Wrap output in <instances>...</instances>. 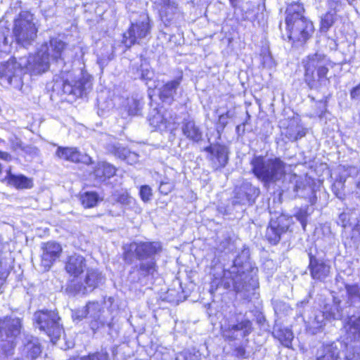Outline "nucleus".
Listing matches in <instances>:
<instances>
[{"instance_id":"1","label":"nucleus","mask_w":360,"mask_h":360,"mask_svg":"<svg viewBox=\"0 0 360 360\" xmlns=\"http://www.w3.org/2000/svg\"><path fill=\"white\" fill-rule=\"evenodd\" d=\"M123 260L131 264L134 259L139 263L131 267L128 279L131 283L146 285L158 274V266L155 255L162 250L161 243L158 241H134L122 246Z\"/></svg>"},{"instance_id":"2","label":"nucleus","mask_w":360,"mask_h":360,"mask_svg":"<svg viewBox=\"0 0 360 360\" xmlns=\"http://www.w3.org/2000/svg\"><path fill=\"white\" fill-rule=\"evenodd\" d=\"M248 257L249 250H243L241 255L234 259L233 266L224 271V278L231 279L234 290L247 300L255 295V290L258 288L257 278L252 274L253 269L250 271L251 266L246 261Z\"/></svg>"},{"instance_id":"3","label":"nucleus","mask_w":360,"mask_h":360,"mask_svg":"<svg viewBox=\"0 0 360 360\" xmlns=\"http://www.w3.org/2000/svg\"><path fill=\"white\" fill-rule=\"evenodd\" d=\"M302 5L294 2L286 8L285 22L288 39L297 45L304 44L313 34L314 28L311 20L303 15Z\"/></svg>"},{"instance_id":"4","label":"nucleus","mask_w":360,"mask_h":360,"mask_svg":"<svg viewBox=\"0 0 360 360\" xmlns=\"http://www.w3.org/2000/svg\"><path fill=\"white\" fill-rule=\"evenodd\" d=\"M252 174L265 186L281 181L285 174V163L279 158L255 155L250 160Z\"/></svg>"},{"instance_id":"5","label":"nucleus","mask_w":360,"mask_h":360,"mask_svg":"<svg viewBox=\"0 0 360 360\" xmlns=\"http://www.w3.org/2000/svg\"><path fill=\"white\" fill-rule=\"evenodd\" d=\"M304 63V81L310 89H318L329 83L327 74L333 65L325 54L316 53L310 55Z\"/></svg>"},{"instance_id":"6","label":"nucleus","mask_w":360,"mask_h":360,"mask_svg":"<svg viewBox=\"0 0 360 360\" xmlns=\"http://www.w3.org/2000/svg\"><path fill=\"white\" fill-rule=\"evenodd\" d=\"M22 329V319L15 316L0 318V347L6 355L13 354L16 340Z\"/></svg>"},{"instance_id":"7","label":"nucleus","mask_w":360,"mask_h":360,"mask_svg":"<svg viewBox=\"0 0 360 360\" xmlns=\"http://www.w3.org/2000/svg\"><path fill=\"white\" fill-rule=\"evenodd\" d=\"M37 32L34 15L29 11L20 12L14 20L13 27V34L16 43L27 47L37 38Z\"/></svg>"},{"instance_id":"8","label":"nucleus","mask_w":360,"mask_h":360,"mask_svg":"<svg viewBox=\"0 0 360 360\" xmlns=\"http://www.w3.org/2000/svg\"><path fill=\"white\" fill-rule=\"evenodd\" d=\"M152 25L148 15L141 13L139 18L131 22V25L123 34L122 43L127 47L141 44L150 38Z\"/></svg>"},{"instance_id":"9","label":"nucleus","mask_w":360,"mask_h":360,"mask_svg":"<svg viewBox=\"0 0 360 360\" xmlns=\"http://www.w3.org/2000/svg\"><path fill=\"white\" fill-rule=\"evenodd\" d=\"M33 321L34 326L44 331L51 338V341L57 340L63 333V328L60 323V318L56 311H37L34 314Z\"/></svg>"},{"instance_id":"10","label":"nucleus","mask_w":360,"mask_h":360,"mask_svg":"<svg viewBox=\"0 0 360 360\" xmlns=\"http://www.w3.org/2000/svg\"><path fill=\"white\" fill-rule=\"evenodd\" d=\"M252 329L251 321L240 314H231L221 325L223 338L229 341L248 336L252 332Z\"/></svg>"},{"instance_id":"11","label":"nucleus","mask_w":360,"mask_h":360,"mask_svg":"<svg viewBox=\"0 0 360 360\" xmlns=\"http://www.w3.org/2000/svg\"><path fill=\"white\" fill-rule=\"evenodd\" d=\"M260 190L248 181H243L233 190L231 204L234 208L239 207L243 212L247 207L252 205L259 195Z\"/></svg>"},{"instance_id":"12","label":"nucleus","mask_w":360,"mask_h":360,"mask_svg":"<svg viewBox=\"0 0 360 360\" xmlns=\"http://www.w3.org/2000/svg\"><path fill=\"white\" fill-rule=\"evenodd\" d=\"M24 64L25 58H20L18 62L15 58L10 59L4 64L0 70L1 77L8 81V83L18 88L22 86V77L26 72Z\"/></svg>"},{"instance_id":"13","label":"nucleus","mask_w":360,"mask_h":360,"mask_svg":"<svg viewBox=\"0 0 360 360\" xmlns=\"http://www.w3.org/2000/svg\"><path fill=\"white\" fill-rule=\"evenodd\" d=\"M292 223V218L281 214L276 219L271 218L266 228L265 238L271 245H277Z\"/></svg>"},{"instance_id":"14","label":"nucleus","mask_w":360,"mask_h":360,"mask_svg":"<svg viewBox=\"0 0 360 360\" xmlns=\"http://www.w3.org/2000/svg\"><path fill=\"white\" fill-rule=\"evenodd\" d=\"M104 282V277L97 269H89L84 278V283L72 281L68 288L77 294L85 295L92 292L100 284Z\"/></svg>"},{"instance_id":"15","label":"nucleus","mask_w":360,"mask_h":360,"mask_svg":"<svg viewBox=\"0 0 360 360\" xmlns=\"http://www.w3.org/2000/svg\"><path fill=\"white\" fill-rule=\"evenodd\" d=\"M81 75L82 77L75 81H70L68 78L64 79L63 76L62 89L64 94L75 97H82L86 94L91 89V78L88 74L81 72Z\"/></svg>"},{"instance_id":"16","label":"nucleus","mask_w":360,"mask_h":360,"mask_svg":"<svg viewBox=\"0 0 360 360\" xmlns=\"http://www.w3.org/2000/svg\"><path fill=\"white\" fill-rule=\"evenodd\" d=\"M205 151L207 153V158L210 162L212 167L215 169H219L226 167L229 161V149L222 144H211L205 148Z\"/></svg>"},{"instance_id":"17","label":"nucleus","mask_w":360,"mask_h":360,"mask_svg":"<svg viewBox=\"0 0 360 360\" xmlns=\"http://www.w3.org/2000/svg\"><path fill=\"white\" fill-rule=\"evenodd\" d=\"M308 255L309 259L308 269L311 278L320 282L326 281L330 276V265L322 257L313 255L311 252Z\"/></svg>"},{"instance_id":"18","label":"nucleus","mask_w":360,"mask_h":360,"mask_svg":"<svg viewBox=\"0 0 360 360\" xmlns=\"http://www.w3.org/2000/svg\"><path fill=\"white\" fill-rule=\"evenodd\" d=\"M26 58V63L24 64L25 70L30 72L31 74H41L46 72L50 65V59L44 52L43 49L34 56H30Z\"/></svg>"},{"instance_id":"19","label":"nucleus","mask_w":360,"mask_h":360,"mask_svg":"<svg viewBox=\"0 0 360 360\" xmlns=\"http://www.w3.org/2000/svg\"><path fill=\"white\" fill-rule=\"evenodd\" d=\"M41 264L45 271H48L53 263L58 259L62 252L61 245L54 241L43 243L41 246Z\"/></svg>"},{"instance_id":"20","label":"nucleus","mask_w":360,"mask_h":360,"mask_svg":"<svg viewBox=\"0 0 360 360\" xmlns=\"http://www.w3.org/2000/svg\"><path fill=\"white\" fill-rule=\"evenodd\" d=\"M55 155L63 160L75 163H84L89 165L92 162L91 158L86 154L81 153L77 148L58 146Z\"/></svg>"},{"instance_id":"21","label":"nucleus","mask_w":360,"mask_h":360,"mask_svg":"<svg viewBox=\"0 0 360 360\" xmlns=\"http://www.w3.org/2000/svg\"><path fill=\"white\" fill-rule=\"evenodd\" d=\"M282 181V188L289 192L294 197L300 196L306 198L304 189L306 184L300 176L296 174H286Z\"/></svg>"},{"instance_id":"22","label":"nucleus","mask_w":360,"mask_h":360,"mask_svg":"<svg viewBox=\"0 0 360 360\" xmlns=\"http://www.w3.org/2000/svg\"><path fill=\"white\" fill-rule=\"evenodd\" d=\"M344 349L342 342L323 345L317 351L316 360H342L340 353Z\"/></svg>"},{"instance_id":"23","label":"nucleus","mask_w":360,"mask_h":360,"mask_svg":"<svg viewBox=\"0 0 360 360\" xmlns=\"http://www.w3.org/2000/svg\"><path fill=\"white\" fill-rule=\"evenodd\" d=\"M22 358L34 360L41 352V349L37 338L30 335H25L20 347Z\"/></svg>"},{"instance_id":"24","label":"nucleus","mask_w":360,"mask_h":360,"mask_svg":"<svg viewBox=\"0 0 360 360\" xmlns=\"http://www.w3.org/2000/svg\"><path fill=\"white\" fill-rule=\"evenodd\" d=\"M86 269V259L79 254L68 256L65 262V270L70 276L77 278Z\"/></svg>"},{"instance_id":"25","label":"nucleus","mask_w":360,"mask_h":360,"mask_svg":"<svg viewBox=\"0 0 360 360\" xmlns=\"http://www.w3.org/2000/svg\"><path fill=\"white\" fill-rule=\"evenodd\" d=\"M65 48V44L61 39L58 38H52L49 41V44H46L41 49L46 52L49 58H52L53 61H56L57 65L62 66L64 64V59L62 58V53Z\"/></svg>"},{"instance_id":"26","label":"nucleus","mask_w":360,"mask_h":360,"mask_svg":"<svg viewBox=\"0 0 360 360\" xmlns=\"http://www.w3.org/2000/svg\"><path fill=\"white\" fill-rule=\"evenodd\" d=\"M105 148L108 153L120 159L125 160L128 164L132 165L138 160V155L135 153L131 152L120 143H109L106 146Z\"/></svg>"},{"instance_id":"27","label":"nucleus","mask_w":360,"mask_h":360,"mask_svg":"<svg viewBox=\"0 0 360 360\" xmlns=\"http://www.w3.org/2000/svg\"><path fill=\"white\" fill-rule=\"evenodd\" d=\"M345 328L347 333L346 343H355L360 342V317L352 316L349 317L345 323Z\"/></svg>"},{"instance_id":"28","label":"nucleus","mask_w":360,"mask_h":360,"mask_svg":"<svg viewBox=\"0 0 360 360\" xmlns=\"http://www.w3.org/2000/svg\"><path fill=\"white\" fill-rule=\"evenodd\" d=\"M181 131L183 134L193 142L198 143L202 139V132L193 119H184Z\"/></svg>"},{"instance_id":"29","label":"nucleus","mask_w":360,"mask_h":360,"mask_svg":"<svg viewBox=\"0 0 360 360\" xmlns=\"http://www.w3.org/2000/svg\"><path fill=\"white\" fill-rule=\"evenodd\" d=\"M181 77L168 81L159 89L160 98L165 103H171L176 94V91L181 84Z\"/></svg>"},{"instance_id":"30","label":"nucleus","mask_w":360,"mask_h":360,"mask_svg":"<svg viewBox=\"0 0 360 360\" xmlns=\"http://www.w3.org/2000/svg\"><path fill=\"white\" fill-rule=\"evenodd\" d=\"M4 181L8 186L16 189H29L33 187L32 179L28 178L23 174H14L11 170L7 172Z\"/></svg>"},{"instance_id":"31","label":"nucleus","mask_w":360,"mask_h":360,"mask_svg":"<svg viewBox=\"0 0 360 360\" xmlns=\"http://www.w3.org/2000/svg\"><path fill=\"white\" fill-rule=\"evenodd\" d=\"M326 320L327 319L321 311H314L313 316L306 321L307 331L313 335L318 333L325 326Z\"/></svg>"},{"instance_id":"32","label":"nucleus","mask_w":360,"mask_h":360,"mask_svg":"<svg viewBox=\"0 0 360 360\" xmlns=\"http://www.w3.org/2000/svg\"><path fill=\"white\" fill-rule=\"evenodd\" d=\"M115 173V167L105 162H98L94 172L95 178L100 182L105 181L111 178Z\"/></svg>"},{"instance_id":"33","label":"nucleus","mask_w":360,"mask_h":360,"mask_svg":"<svg viewBox=\"0 0 360 360\" xmlns=\"http://www.w3.org/2000/svg\"><path fill=\"white\" fill-rule=\"evenodd\" d=\"M87 315L92 318L95 323L91 322V328L94 329L95 327L98 328L99 322L101 325H104V321L101 319L102 308L98 302H89L85 307Z\"/></svg>"},{"instance_id":"34","label":"nucleus","mask_w":360,"mask_h":360,"mask_svg":"<svg viewBox=\"0 0 360 360\" xmlns=\"http://www.w3.org/2000/svg\"><path fill=\"white\" fill-rule=\"evenodd\" d=\"M148 122L155 129H162L167 127L170 123L165 116L156 109H153L148 115Z\"/></svg>"},{"instance_id":"35","label":"nucleus","mask_w":360,"mask_h":360,"mask_svg":"<svg viewBox=\"0 0 360 360\" xmlns=\"http://www.w3.org/2000/svg\"><path fill=\"white\" fill-rule=\"evenodd\" d=\"M321 311L327 320H338L340 319L342 316V309L336 303L326 304Z\"/></svg>"},{"instance_id":"36","label":"nucleus","mask_w":360,"mask_h":360,"mask_svg":"<svg viewBox=\"0 0 360 360\" xmlns=\"http://www.w3.org/2000/svg\"><path fill=\"white\" fill-rule=\"evenodd\" d=\"M274 335L285 347H289L293 339V334L288 328H281L274 332Z\"/></svg>"},{"instance_id":"37","label":"nucleus","mask_w":360,"mask_h":360,"mask_svg":"<svg viewBox=\"0 0 360 360\" xmlns=\"http://www.w3.org/2000/svg\"><path fill=\"white\" fill-rule=\"evenodd\" d=\"M236 245L234 241L231 240L229 236H226L222 238L216 248V252L225 254L234 252L236 251Z\"/></svg>"},{"instance_id":"38","label":"nucleus","mask_w":360,"mask_h":360,"mask_svg":"<svg viewBox=\"0 0 360 360\" xmlns=\"http://www.w3.org/2000/svg\"><path fill=\"white\" fill-rule=\"evenodd\" d=\"M345 349H347L345 354L346 360H360V342L355 343H344Z\"/></svg>"},{"instance_id":"39","label":"nucleus","mask_w":360,"mask_h":360,"mask_svg":"<svg viewBox=\"0 0 360 360\" xmlns=\"http://www.w3.org/2000/svg\"><path fill=\"white\" fill-rule=\"evenodd\" d=\"M345 289L351 304L360 302V287L357 285H346Z\"/></svg>"},{"instance_id":"40","label":"nucleus","mask_w":360,"mask_h":360,"mask_svg":"<svg viewBox=\"0 0 360 360\" xmlns=\"http://www.w3.org/2000/svg\"><path fill=\"white\" fill-rule=\"evenodd\" d=\"M80 200L84 207H93L98 201V195L95 192H86L81 195Z\"/></svg>"},{"instance_id":"41","label":"nucleus","mask_w":360,"mask_h":360,"mask_svg":"<svg viewBox=\"0 0 360 360\" xmlns=\"http://www.w3.org/2000/svg\"><path fill=\"white\" fill-rule=\"evenodd\" d=\"M335 20V11H329L321 18V30L322 32H327L333 26Z\"/></svg>"},{"instance_id":"42","label":"nucleus","mask_w":360,"mask_h":360,"mask_svg":"<svg viewBox=\"0 0 360 360\" xmlns=\"http://www.w3.org/2000/svg\"><path fill=\"white\" fill-rule=\"evenodd\" d=\"M9 30L4 27H0V51L6 52L8 51L9 44L12 39L8 38Z\"/></svg>"},{"instance_id":"43","label":"nucleus","mask_w":360,"mask_h":360,"mask_svg":"<svg viewBox=\"0 0 360 360\" xmlns=\"http://www.w3.org/2000/svg\"><path fill=\"white\" fill-rule=\"evenodd\" d=\"M154 76L153 70L148 66L141 65L136 70L135 79H140L144 81L151 80Z\"/></svg>"},{"instance_id":"44","label":"nucleus","mask_w":360,"mask_h":360,"mask_svg":"<svg viewBox=\"0 0 360 360\" xmlns=\"http://www.w3.org/2000/svg\"><path fill=\"white\" fill-rule=\"evenodd\" d=\"M308 210L309 207L305 206L299 208L295 213V217L301 223L303 229H305L307 226V219L309 216Z\"/></svg>"},{"instance_id":"45","label":"nucleus","mask_w":360,"mask_h":360,"mask_svg":"<svg viewBox=\"0 0 360 360\" xmlns=\"http://www.w3.org/2000/svg\"><path fill=\"white\" fill-rule=\"evenodd\" d=\"M344 181L340 179L336 180L332 185V191L337 198L343 200L345 198L344 193Z\"/></svg>"},{"instance_id":"46","label":"nucleus","mask_w":360,"mask_h":360,"mask_svg":"<svg viewBox=\"0 0 360 360\" xmlns=\"http://www.w3.org/2000/svg\"><path fill=\"white\" fill-rule=\"evenodd\" d=\"M261 61L264 67L271 68L275 65L274 60L268 50H263L261 53Z\"/></svg>"},{"instance_id":"47","label":"nucleus","mask_w":360,"mask_h":360,"mask_svg":"<svg viewBox=\"0 0 360 360\" xmlns=\"http://www.w3.org/2000/svg\"><path fill=\"white\" fill-rule=\"evenodd\" d=\"M81 360H109V354L106 351L94 352L82 357Z\"/></svg>"},{"instance_id":"48","label":"nucleus","mask_w":360,"mask_h":360,"mask_svg":"<svg viewBox=\"0 0 360 360\" xmlns=\"http://www.w3.org/2000/svg\"><path fill=\"white\" fill-rule=\"evenodd\" d=\"M307 134V129L302 126L296 125V133H290L288 139L290 141H297L304 137Z\"/></svg>"},{"instance_id":"49","label":"nucleus","mask_w":360,"mask_h":360,"mask_svg":"<svg viewBox=\"0 0 360 360\" xmlns=\"http://www.w3.org/2000/svg\"><path fill=\"white\" fill-rule=\"evenodd\" d=\"M351 214L349 212L341 213L338 219V224L343 228H346L351 226Z\"/></svg>"},{"instance_id":"50","label":"nucleus","mask_w":360,"mask_h":360,"mask_svg":"<svg viewBox=\"0 0 360 360\" xmlns=\"http://www.w3.org/2000/svg\"><path fill=\"white\" fill-rule=\"evenodd\" d=\"M140 196L143 201L148 202L152 196V189L148 186H142L140 188Z\"/></svg>"},{"instance_id":"51","label":"nucleus","mask_w":360,"mask_h":360,"mask_svg":"<svg viewBox=\"0 0 360 360\" xmlns=\"http://www.w3.org/2000/svg\"><path fill=\"white\" fill-rule=\"evenodd\" d=\"M132 198L126 192L120 193L115 195V200L124 205L131 204Z\"/></svg>"},{"instance_id":"52","label":"nucleus","mask_w":360,"mask_h":360,"mask_svg":"<svg viewBox=\"0 0 360 360\" xmlns=\"http://www.w3.org/2000/svg\"><path fill=\"white\" fill-rule=\"evenodd\" d=\"M174 188V184L172 181H161L159 190L160 192L164 195H167Z\"/></svg>"},{"instance_id":"53","label":"nucleus","mask_w":360,"mask_h":360,"mask_svg":"<svg viewBox=\"0 0 360 360\" xmlns=\"http://www.w3.org/2000/svg\"><path fill=\"white\" fill-rule=\"evenodd\" d=\"M72 316L74 320H77V321H81L84 318L86 317L87 313H86V310L85 307L82 309H77V310L74 311L72 312Z\"/></svg>"},{"instance_id":"54","label":"nucleus","mask_w":360,"mask_h":360,"mask_svg":"<svg viewBox=\"0 0 360 360\" xmlns=\"http://www.w3.org/2000/svg\"><path fill=\"white\" fill-rule=\"evenodd\" d=\"M304 191L310 193V195L308 197L309 201L311 203V205H314L317 200V197L316 195L315 191L311 188V186L307 185L304 189Z\"/></svg>"},{"instance_id":"55","label":"nucleus","mask_w":360,"mask_h":360,"mask_svg":"<svg viewBox=\"0 0 360 360\" xmlns=\"http://www.w3.org/2000/svg\"><path fill=\"white\" fill-rule=\"evenodd\" d=\"M350 96L352 99L360 100V84L351 90Z\"/></svg>"},{"instance_id":"56","label":"nucleus","mask_w":360,"mask_h":360,"mask_svg":"<svg viewBox=\"0 0 360 360\" xmlns=\"http://www.w3.org/2000/svg\"><path fill=\"white\" fill-rule=\"evenodd\" d=\"M235 352H236V355L238 357H240V358L246 357L245 356V354H246L245 349L242 346H239V347H236L235 349Z\"/></svg>"},{"instance_id":"57","label":"nucleus","mask_w":360,"mask_h":360,"mask_svg":"<svg viewBox=\"0 0 360 360\" xmlns=\"http://www.w3.org/2000/svg\"><path fill=\"white\" fill-rule=\"evenodd\" d=\"M245 123H243L241 124H238L236 128V132L238 134V136H242L245 134Z\"/></svg>"},{"instance_id":"58","label":"nucleus","mask_w":360,"mask_h":360,"mask_svg":"<svg viewBox=\"0 0 360 360\" xmlns=\"http://www.w3.org/2000/svg\"><path fill=\"white\" fill-rule=\"evenodd\" d=\"M328 6L330 8V11H335L337 13V6H338V1L337 0H329Z\"/></svg>"},{"instance_id":"59","label":"nucleus","mask_w":360,"mask_h":360,"mask_svg":"<svg viewBox=\"0 0 360 360\" xmlns=\"http://www.w3.org/2000/svg\"><path fill=\"white\" fill-rule=\"evenodd\" d=\"M0 159L6 160V161H11L12 158H11V155L8 153L0 151Z\"/></svg>"},{"instance_id":"60","label":"nucleus","mask_w":360,"mask_h":360,"mask_svg":"<svg viewBox=\"0 0 360 360\" xmlns=\"http://www.w3.org/2000/svg\"><path fill=\"white\" fill-rule=\"evenodd\" d=\"M227 119L225 118V115H221L219 117V124H221L222 129L226 126L227 124Z\"/></svg>"},{"instance_id":"61","label":"nucleus","mask_w":360,"mask_h":360,"mask_svg":"<svg viewBox=\"0 0 360 360\" xmlns=\"http://www.w3.org/2000/svg\"><path fill=\"white\" fill-rule=\"evenodd\" d=\"M175 360H188L187 353L182 352L176 355Z\"/></svg>"},{"instance_id":"62","label":"nucleus","mask_w":360,"mask_h":360,"mask_svg":"<svg viewBox=\"0 0 360 360\" xmlns=\"http://www.w3.org/2000/svg\"><path fill=\"white\" fill-rule=\"evenodd\" d=\"M290 133H296V126H290L288 127L285 132V136L288 138V136Z\"/></svg>"},{"instance_id":"63","label":"nucleus","mask_w":360,"mask_h":360,"mask_svg":"<svg viewBox=\"0 0 360 360\" xmlns=\"http://www.w3.org/2000/svg\"><path fill=\"white\" fill-rule=\"evenodd\" d=\"M354 230L360 234V215L356 218V224L354 226Z\"/></svg>"},{"instance_id":"64","label":"nucleus","mask_w":360,"mask_h":360,"mask_svg":"<svg viewBox=\"0 0 360 360\" xmlns=\"http://www.w3.org/2000/svg\"><path fill=\"white\" fill-rule=\"evenodd\" d=\"M356 193L360 195V180L356 184Z\"/></svg>"}]
</instances>
